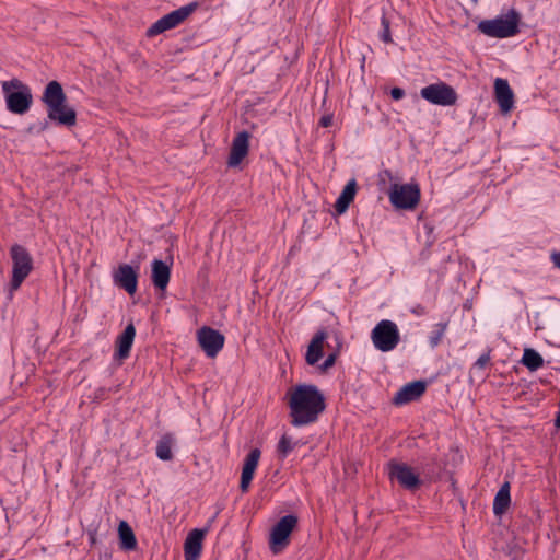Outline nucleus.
<instances>
[{
  "label": "nucleus",
  "instance_id": "nucleus-41",
  "mask_svg": "<svg viewBox=\"0 0 560 560\" xmlns=\"http://www.w3.org/2000/svg\"><path fill=\"white\" fill-rule=\"evenodd\" d=\"M100 560H108V555L104 553L103 556L100 557Z\"/></svg>",
  "mask_w": 560,
  "mask_h": 560
},
{
  "label": "nucleus",
  "instance_id": "nucleus-7",
  "mask_svg": "<svg viewBox=\"0 0 560 560\" xmlns=\"http://www.w3.org/2000/svg\"><path fill=\"white\" fill-rule=\"evenodd\" d=\"M298 517L293 514L282 516L271 528L269 548L277 555L282 552L290 544V536L298 525Z\"/></svg>",
  "mask_w": 560,
  "mask_h": 560
},
{
  "label": "nucleus",
  "instance_id": "nucleus-31",
  "mask_svg": "<svg viewBox=\"0 0 560 560\" xmlns=\"http://www.w3.org/2000/svg\"><path fill=\"white\" fill-rule=\"evenodd\" d=\"M504 552L510 560H522L524 557V550L517 545H508Z\"/></svg>",
  "mask_w": 560,
  "mask_h": 560
},
{
  "label": "nucleus",
  "instance_id": "nucleus-9",
  "mask_svg": "<svg viewBox=\"0 0 560 560\" xmlns=\"http://www.w3.org/2000/svg\"><path fill=\"white\" fill-rule=\"evenodd\" d=\"M198 8V2H190L187 5L174 10L156 22H154L148 30L147 36L154 37L165 31L172 30L183 23L192 12Z\"/></svg>",
  "mask_w": 560,
  "mask_h": 560
},
{
  "label": "nucleus",
  "instance_id": "nucleus-6",
  "mask_svg": "<svg viewBox=\"0 0 560 560\" xmlns=\"http://www.w3.org/2000/svg\"><path fill=\"white\" fill-rule=\"evenodd\" d=\"M374 347L382 352L394 350L400 341L397 325L389 319H382L371 332Z\"/></svg>",
  "mask_w": 560,
  "mask_h": 560
},
{
  "label": "nucleus",
  "instance_id": "nucleus-24",
  "mask_svg": "<svg viewBox=\"0 0 560 560\" xmlns=\"http://www.w3.org/2000/svg\"><path fill=\"white\" fill-rule=\"evenodd\" d=\"M511 503V495H510V482L505 481L499 491L497 492L494 500H493V513L495 515L503 514Z\"/></svg>",
  "mask_w": 560,
  "mask_h": 560
},
{
  "label": "nucleus",
  "instance_id": "nucleus-36",
  "mask_svg": "<svg viewBox=\"0 0 560 560\" xmlns=\"http://www.w3.org/2000/svg\"><path fill=\"white\" fill-rule=\"evenodd\" d=\"M550 259H551L552 264L555 265V267L560 269V250L553 252L550 256Z\"/></svg>",
  "mask_w": 560,
  "mask_h": 560
},
{
  "label": "nucleus",
  "instance_id": "nucleus-28",
  "mask_svg": "<svg viewBox=\"0 0 560 560\" xmlns=\"http://www.w3.org/2000/svg\"><path fill=\"white\" fill-rule=\"evenodd\" d=\"M447 328V323H439L434 326V329L430 332L429 343L431 348H435L441 342L442 338Z\"/></svg>",
  "mask_w": 560,
  "mask_h": 560
},
{
  "label": "nucleus",
  "instance_id": "nucleus-11",
  "mask_svg": "<svg viewBox=\"0 0 560 560\" xmlns=\"http://www.w3.org/2000/svg\"><path fill=\"white\" fill-rule=\"evenodd\" d=\"M388 475L390 479L397 480V482L406 490L415 492L422 485V479L416 470L405 463H397L390 460L388 463Z\"/></svg>",
  "mask_w": 560,
  "mask_h": 560
},
{
  "label": "nucleus",
  "instance_id": "nucleus-10",
  "mask_svg": "<svg viewBox=\"0 0 560 560\" xmlns=\"http://www.w3.org/2000/svg\"><path fill=\"white\" fill-rule=\"evenodd\" d=\"M420 95L429 103L439 106L455 105L458 98L455 89L445 82L433 83L422 88Z\"/></svg>",
  "mask_w": 560,
  "mask_h": 560
},
{
  "label": "nucleus",
  "instance_id": "nucleus-3",
  "mask_svg": "<svg viewBox=\"0 0 560 560\" xmlns=\"http://www.w3.org/2000/svg\"><path fill=\"white\" fill-rule=\"evenodd\" d=\"M7 109L15 115L26 114L33 104L31 88L20 79L13 78L1 83Z\"/></svg>",
  "mask_w": 560,
  "mask_h": 560
},
{
  "label": "nucleus",
  "instance_id": "nucleus-37",
  "mask_svg": "<svg viewBox=\"0 0 560 560\" xmlns=\"http://www.w3.org/2000/svg\"><path fill=\"white\" fill-rule=\"evenodd\" d=\"M88 536H89V540H90L91 546L96 545V542H97V532L96 530H90Z\"/></svg>",
  "mask_w": 560,
  "mask_h": 560
},
{
  "label": "nucleus",
  "instance_id": "nucleus-20",
  "mask_svg": "<svg viewBox=\"0 0 560 560\" xmlns=\"http://www.w3.org/2000/svg\"><path fill=\"white\" fill-rule=\"evenodd\" d=\"M171 262L173 260L171 259ZM171 266L161 259H154L151 264V280L155 289L165 291L171 279Z\"/></svg>",
  "mask_w": 560,
  "mask_h": 560
},
{
  "label": "nucleus",
  "instance_id": "nucleus-30",
  "mask_svg": "<svg viewBox=\"0 0 560 560\" xmlns=\"http://www.w3.org/2000/svg\"><path fill=\"white\" fill-rule=\"evenodd\" d=\"M381 25H382V31L380 32V39L386 44L393 43L392 34H390V22L386 18L385 14H383L381 18Z\"/></svg>",
  "mask_w": 560,
  "mask_h": 560
},
{
  "label": "nucleus",
  "instance_id": "nucleus-27",
  "mask_svg": "<svg viewBox=\"0 0 560 560\" xmlns=\"http://www.w3.org/2000/svg\"><path fill=\"white\" fill-rule=\"evenodd\" d=\"M416 470L420 478L421 476L428 479L434 478L436 476L435 458L430 457L420 460L416 466Z\"/></svg>",
  "mask_w": 560,
  "mask_h": 560
},
{
  "label": "nucleus",
  "instance_id": "nucleus-23",
  "mask_svg": "<svg viewBox=\"0 0 560 560\" xmlns=\"http://www.w3.org/2000/svg\"><path fill=\"white\" fill-rule=\"evenodd\" d=\"M118 538L119 545L122 550H135L137 547V539L131 526L126 521H120L118 524Z\"/></svg>",
  "mask_w": 560,
  "mask_h": 560
},
{
  "label": "nucleus",
  "instance_id": "nucleus-22",
  "mask_svg": "<svg viewBox=\"0 0 560 560\" xmlns=\"http://www.w3.org/2000/svg\"><path fill=\"white\" fill-rule=\"evenodd\" d=\"M357 194V182L355 179L349 180L343 187L341 194L336 200L335 210L337 214H343L350 203L354 200Z\"/></svg>",
  "mask_w": 560,
  "mask_h": 560
},
{
  "label": "nucleus",
  "instance_id": "nucleus-15",
  "mask_svg": "<svg viewBox=\"0 0 560 560\" xmlns=\"http://www.w3.org/2000/svg\"><path fill=\"white\" fill-rule=\"evenodd\" d=\"M424 381H413L404 385L394 396L393 404L400 406L419 399L425 392Z\"/></svg>",
  "mask_w": 560,
  "mask_h": 560
},
{
  "label": "nucleus",
  "instance_id": "nucleus-38",
  "mask_svg": "<svg viewBox=\"0 0 560 560\" xmlns=\"http://www.w3.org/2000/svg\"><path fill=\"white\" fill-rule=\"evenodd\" d=\"M48 128V121H42L37 125V128H36V133H40L43 131H45L46 129Z\"/></svg>",
  "mask_w": 560,
  "mask_h": 560
},
{
  "label": "nucleus",
  "instance_id": "nucleus-5",
  "mask_svg": "<svg viewBox=\"0 0 560 560\" xmlns=\"http://www.w3.org/2000/svg\"><path fill=\"white\" fill-rule=\"evenodd\" d=\"M10 256L12 259L10 289L11 291H15L33 270V258L28 250L20 244H14L10 248Z\"/></svg>",
  "mask_w": 560,
  "mask_h": 560
},
{
  "label": "nucleus",
  "instance_id": "nucleus-4",
  "mask_svg": "<svg viewBox=\"0 0 560 560\" xmlns=\"http://www.w3.org/2000/svg\"><path fill=\"white\" fill-rule=\"evenodd\" d=\"M520 13L515 9H511L506 15L480 21L478 30L489 37L508 38L520 33Z\"/></svg>",
  "mask_w": 560,
  "mask_h": 560
},
{
  "label": "nucleus",
  "instance_id": "nucleus-1",
  "mask_svg": "<svg viewBox=\"0 0 560 560\" xmlns=\"http://www.w3.org/2000/svg\"><path fill=\"white\" fill-rule=\"evenodd\" d=\"M291 424L303 427L317 421L319 415L325 410V397L312 384L296 385L289 399Z\"/></svg>",
  "mask_w": 560,
  "mask_h": 560
},
{
  "label": "nucleus",
  "instance_id": "nucleus-21",
  "mask_svg": "<svg viewBox=\"0 0 560 560\" xmlns=\"http://www.w3.org/2000/svg\"><path fill=\"white\" fill-rule=\"evenodd\" d=\"M327 338V332L324 329L318 330L312 338L306 355L305 361L308 365H315L319 359L323 357V348L324 341Z\"/></svg>",
  "mask_w": 560,
  "mask_h": 560
},
{
  "label": "nucleus",
  "instance_id": "nucleus-34",
  "mask_svg": "<svg viewBox=\"0 0 560 560\" xmlns=\"http://www.w3.org/2000/svg\"><path fill=\"white\" fill-rule=\"evenodd\" d=\"M390 96L395 101H399L405 96V90L398 86H395L390 90Z\"/></svg>",
  "mask_w": 560,
  "mask_h": 560
},
{
  "label": "nucleus",
  "instance_id": "nucleus-32",
  "mask_svg": "<svg viewBox=\"0 0 560 560\" xmlns=\"http://www.w3.org/2000/svg\"><path fill=\"white\" fill-rule=\"evenodd\" d=\"M490 353H491V349H488V351L486 353L481 354L474 363L472 369H478V370L485 369L491 360Z\"/></svg>",
  "mask_w": 560,
  "mask_h": 560
},
{
  "label": "nucleus",
  "instance_id": "nucleus-40",
  "mask_svg": "<svg viewBox=\"0 0 560 560\" xmlns=\"http://www.w3.org/2000/svg\"><path fill=\"white\" fill-rule=\"evenodd\" d=\"M36 128H37V126H30L27 131L28 132H34V131L36 132Z\"/></svg>",
  "mask_w": 560,
  "mask_h": 560
},
{
  "label": "nucleus",
  "instance_id": "nucleus-14",
  "mask_svg": "<svg viewBox=\"0 0 560 560\" xmlns=\"http://www.w3.org/2000/svg\"><path fill=\"white\" fill-rule=\"evenodd\" d=\"M249 138L250 133L246 130L238 132L231 144V150L228 159L230 167L238 166L249 152Z\"/></svg>",
  "mask_w": 560,
  "mask_h": 560
},
{
  "label": "nucleus",
  "instance_id": "nucleus-39",
  "mask_svg": "<svg viewBox=\"0 0 560 560\" xmlns=\"http://www.w3.org/2000/svg\"><path fill=\"white\" fill-rule=\"evenodd\" d=\"M555 427L560 428V402H559V411L557 412L556 419H555Z\"/></svg>",
  "mask_w": 560,
  "mask_h": 560
},
{
  "label": "nucleus",
  "instance_id": "nucleus-12",
  "mask_svg": "<svg viewBox=\"0 0 560 560\" xmlns=\"http://www.w3.org/2000/svg\"><path fill=\"white\" fill-rule=\"evenodd\" d=\"M197 339L209 358H214L222 350L225 341L224 336L219 330L208 326H203L197 331Z\"/></svg>",
  "mask_w": 560,
  "mask_h": 560
},
{
  "label": "nucleus",
  "instance_id": "nucleus-16",
  "mask_svg": "<svg viewBox=\"0 0 560 560\" xmlns=\"http://www.w3.org/2000/svg\"><path fill=\"white\" fill-rule=\"evenodd\" d=\"M260 455V450L255 447L250 450V452L245 457L240 482V489L243 493L247 492L249 489L250 482L254 478V474L258 466Z\"/></svg>",
  "mask_w": 560,
  "mask_h": 560
},
{
  "label": "nucleus",
  "instance_id": "nucleus-2",
  "mask_svg": "<svg viewBox=\"0 0 560 560\" xmlns=\"http://www.w3.org/2000/svg\"><path fill=\"white\" fill-rule=\"evenodd\" d=\"M42 102L47 106L48 119L65 127L75 126L77 113L67 104V95L58 81L47 83Z\"/></svg>",
  "mask_w": 560,
  "mask_h": 560
},
{
  "label": "nucleus",
  "instance_id": "nucleus-8",
  "mask_svg": "<svg viewBox=\"0 0 560 560\" xmlns=\"http://www.w3.org/2000/svg\"><path fill=\"white\" fill-rule=\"evenodd\" d=\"M420 197L418 184H393L389 189V201L396 209L413 210Z\"/></svg>",
  "mask_w": 560,
  "mask_h": 560
},
{
  "label": "nucleus",
  "instance_id": "nucleus-35",
  "mask_svg": "<svg viewBox=\"0 0 560 560\" xmlns=\"http://www.w3.org/2000/svg\"><path fill=\"white\" fill-rule=\"evenodd\" d=\"M332 119H334L332 115H330V114L324 115L319 119V126H322L324 128L330 127L332 125Z\"/></svg>",
  "mask_w": 560,
  "mask_h": 560
},
{
  "label": "nucleus",
  "instance_id": "nucleus-19",
  "mask_svg": "<svg viewBox=\"0 0 560 560\" xmlns=\"http://www.w3.org/2000/svg\"><path fill=\"white\" fill-rule=\"evenodd\" d=\"M136 337V328L132 323L128 324L124 331L118 335L115 341V354L114 357L119 360H126L130 355V350L133 345Z\"/></svg>",
  "mask_w": 560,
  "mask_h": 560
},
{
  "label": "nucleus",
  "instance_id": "nucleus-29",
  "mask_svg": "<svg viewBox=\"0 0 560 560\" xmlns=\"http://www.w3.org/2000/svg\"><path fill=\"white\" fill-rule=\"evenodd\" d=\"M296 443H293L291 438L288 435H282L279 443H278V453L279 455L284 458L288 456V454L294 448Z\"/></svg>",
  "mask_w": 560,
  "mask_h": 560
},
{
  "label": "nucleus",
  "instance_id": "nucleus-17",
  "mask_svg": "<svg viewBox=\"0 0 560 560\" xmlns=\"http://www.w3.org/2000/svg\"><path fill=\"white\" fill-rule=\"evenodd\" d=\"M208 528H195L189 532L184 542L185 560H197L202 550V541Z\"/></svg>",
  "mask_w": 560,
  "mask_h": 560
},
{
  "label": "nucleus",
  "instance_id": "nucleus-13",
  "mask_svg": "<svg viewBox=\"0 0 560 560\" xmlns=\"http://www.w3.org/2000/svg\"><path fill=\"white\" fill-rule=\"evenodd\" d=\"M139 267H132L128 264H120L113 272L115 285L124 289L129 295H133L138 288Z\"/></svg>",
  "mask_w": 560,
  "mask_h": 560
},
{
  "label": "nucleus",
  "instance_id": "nucleus-26",
  "mask_svg": "<svg viewBox=\"0 0 560 560\" xmlns=\"http://www.w3.org/2000/svg\"><path fill=\"white\" fill-rule=\"evenodd\" d=\"M521 363L530 372L537 371L544 365V358L533 348H526L523 352Z\"/></svg>",
  "mask_w": 560,
  "mask_h": 560
},
{
  "label": "nucleus",
  "instance_id": "nucleus-33",
  "mask_svg": "<svg viewBox=\"0 0 560 560\" xmlns=\"http://www.w3.org/2000/svg\"><path fill=\"white\" fill-rule=\"evenodd\" d=\"M337 357H338L337 352H332V353L328 354V357L325 359V361L320 365V370L327 371L328 369L334 366L336 363Z\"/></svg>",
  "mask_w": 560,
  "mask_h": 560
},
{
  "label": "nucleus",
  "instance_id": "nucleus-18",
  "mask_svg": "<svg viewBox=\"0 0 560 560\" xmlns=\"http://www.w3.org/2000/svg\"><path fill=\"white\" fill-rule=\"evenodd\" d=\"M494 95L495 101L503 114L512 110L514 105V93L505 79H495Z\"/></svg>",
  "mask_w": 560,
  "mask_h": 560
},
{
  "label": "nucleus",
  "instance_id": "nucleus-25",
  "mask_svg": "<svg viewBox=\"0 0 560 560\" xmlns=\"http://www.w3.org/2000/svg\"><path fill=\"white\" fill-rule=\"evenodd\" d=\"M175 443V438L172 433H165L161 436L156 444V456L161 460H172L173 459V445Z\"/></svg>",
  "mask_w": 560,
  "mask_h": 560
}]
</instances>
